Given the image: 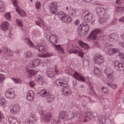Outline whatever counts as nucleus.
<instances>
[{
	"label": "nucleus",
	"instance_id": "nucleus-1",
	"mask_svg": "<svg viewBox=\"0 0 124 124\" xmlns=\"http://www.w3.org/2000/svg\"><path fill=\"white\" fill-rule=\"evenodd\" d=\"M109 70H110L108 69L107 70H106L105 71V73L107 75L108 78L106 81L111 82V83H110L109 82V83H107V85L110 87H111L113 89H115L116 88V85L115 84L112 83L111 82L113 81L112 79L113 76Z\"/></svg>",
	"mask_w": 124,
	"mask_h": 124
},
{
	"label": "nucleus",
	"instance_id": "nucleus-2",
	"mask_svg": "<svg viewBox=\"0 0 124 124\" xmlns=\"http://www.w3.org/2000/svg\"><path fill=\"white\" fill-rule=\"evenodd\" d=\"M40 95L42 97H46V100L48 102H52L54 99V96L49 94L44 90L41 91L39 93Z\"/></svg>",
	"mask_w": 124,
	"mask_h": 124
},
{
	"label": "nucleus",
	"instance_id": "nucleus-3",
	"mask_svg": "<svg viewBox=\"0 0 124 124\" xmlns=\"http://www.w3.org/2000/svg\"><path fill=\"white\" fill-rule=\"evenodd\" d=\"M57 7L56 3L52 2L51 3L50 7L51 12L52 13L55 15H59L60 17L61 14L63 13V11H59L57 9Z\"/></svg>",
	"mask_w": 124,
	"mask_h": 124
},
{
	"label": "nucleus",
	"instance_id": "nucleus-4",
	"mask_svg": "<svg viewBox=\"0 0 124 124\" xmlns=\"http://www.w3.org/2000/svg\"><path fill=\"white\" fill-rule=\"evenodd\" d=\"M42 74L40 71H38L37 75H35V80L37 82L38 84L40 85H42L43 82V78Z\"/></svg>",
	"mask_w": 124,
	"mask_h": 124
},
{
	"label": "nucleus",
	"instance_id": "nucleus-5",
	"mask_svg": "<svg viewBox=\"0 0 124 124\" xmlns=\"http://www.w3.org/2000/svg\"><path fill=\"white\" fill-rule=\"evenodd\" d=\"M20 108V106L17 105H12L10 107V112L11 114H15L16 113L19 111Z\"/></svg>",
	"mask_w": 124,
	"mask_h": 124
},
{
	"label": "nucleus",
	"instance_id": "nucleus-6",
	"mask_svg": "<svg viewBox=\"0 0 124 124\" xmlns=\"http://www.w3.org/2000/svg\"><path fill=\"white\" fill-rule=\"evenodd\" d=\"M62 17L61 19L65 23H69L71 21L70 17L65 13H63L60 15V17Z\"/></svg>",
	"mask_w": 124,
	"mask_h": 124
},
{
	"label": "nucleus",
	"instance_id": "nucleus-7",
	"mask_svg": "<svg viewBox=\"0 0 124 124\" xmlns=\"http://www.w3.org/2000/svg\"><path fill=\"white\" fill-rule=\"evenodd\" d=\"M93 60L95 63L99 65L104 62V57L100 55L98 57L96 55L94 57Z\"/></svg>",
	"mask_w": 124,
	"mask_h": 124
},
{
	"label": "nucleus",
	"instance_id": "nucleus-8",
	"mask_svg": "<svg viewBox=\"0 0 124 124\" xmlns=\"http://www.w3.org/2000/svg\"><path fill=\"white\" fill-rule=\"evenodd\" d=\"M47 74L48 76L52 77L54 76L55 73L57 74L58 72V70L54 68L52 69L49 68L47 70Z\"/></svg>",
	"mask_w": 124,
	"mask_h": 124
},
{
	"label": "nucleus",
	"instance_id": "nucleus-9",
	"mask_svg": "<svg viewBox=\"0 0 124 124\" xmlns=\"http://www.w3.org/2000/svg\"><path fill=\"white\" fill-rule=\"evenodd\" d=\"M114 64L116 69L118 71H122L124 69V67L122 64L116 61L114 62Z\"/></svg>",
	"mask_w": 124,
	"mask_h": 124
},
{
	"label": "nucleus",
	"instance_id": "nucleus-10",
	"mask_svg": "<svg viewBox=\"0 0 124 124\" xmlns=\"http://www.w3.org/2000/svg\"><path fill=\"white\" fill-rule=\"evenodd\" d=\"M78 29L79 31L84 30L86 31H88L89 29V26L87 23H83L80 25L78 27Z\"/></svg>",
	"mask_w": 124,
	"mask_h": 124
},
{
	"label": "nucleus",
	"instance_id": "nucleus-11",
	"mask_svg": "<svg viewBox=\"0 0 124 124\" xmlns=\"http://www.w3.org/2000/svg\"><path fill=\"white\" fill-rule=\"evenodd\" d=\"M14 90L13 89H12L7 91L5 93L6 96L8 98H12L14 96Z\"/></svg>",
	"mask_w": 124,
	"mask_h": 124
},
{
	"label": "nucleus",
	"instance_id": "nucleus-12",
	"mask_svg": "<svg viewBox=\"0 0 124 124\" xmlns=\"http://www.w3.org/2000/svg\"><path fill=\"white\" fill-rule=\"evenodd\" d=\"M26 72L27 73V76L29 78H31L32 76L34 75L35 77L36 75H37L38 72L36 71H33L27 69Z\"/></svg>",
	"mask_w": 124,
	"mask_h": 124
},
{
	"label": "nucleus",
	"instance_id": "nucleus-13",
	"mask_svg": "<svg viewBox=\"0 0 124 124\" xmlns=\"http://www.w3.org/2000/svg\"><path fill=\"white\" fill-rule=\"evenodd\" d=\"M99 31L98 30L93 31L91 33L89 38L94 40L96 38L97 35L99 33Z\"/></svg>",
	"mask_w": 124,
	"mask_h": 124
},
{
	"label": "nucleus",
	"instance_id": "nucleus-14",
	"mask_svg": "<svg viewBox=\"0 0 124 124\" xmlns=\"http://www.w3.org/2000/svg\"><path fill=\"white\" fill-rule=\"evenodd\" d=\"M3 51L8 56H10L13 55V51L10 49H8L6 47H3L2 49Z\"/></svg>",
	"mask_w": 124,
	"mask_h": 124
},
{
	"label": "nucleus",
	"instance_id": "nucleus-15",
	"mask_svg": "<svg viewBox=\"0 0 124 124\" xmlns=\"http://www.w3.org/2000/svg\"><path fill=\"white\" fill-rule=\"evenodd\" d=\"M9 26L8 23L5 21L2 23L0 25L1 29L3 31H6L8 28Z\"/></svg>",
	"mask_w": 124,
	"mask_h": 124
},
{
	"label": "nucleus",
	"instance_id": "nucleus-16",
	"mask_svg": "<svg viewBox=\"0 0 124 124\" xmlns=\"http://www.w3.org/2000/svg\"><path fill=\"white\" fill-rule=\"evenodd\" d=\"M105 9L102 7H98L96 9V11L98 13L100 17H102L104 15Z\"/></svg>",
	"mask_w": 124,
	"mask_h": 124
},
{
	"label": "nucleus",
	"instance_id": "nucleus-17",
	"mask_svg": "<svg viewBox=\"0 0 124 124\" xmlns=\"http://www.w3.org/2000/svg\"><path fill=\"white\" fill-rule=\"evenodd\" d=\"M52 117L51 115L49 113H47L43 118V120L45 122H49L52 120Z\"/></svg>",
	"mask_w": 124,
	"mask_h": 124
},
{
	"label": "nucleus",
	"instance_id": "nucleus-18",
	"mask_svg": "<svg viewBox=\"0 0 124 124\" xmlns=\"http://www.w3.org/2000/svg\"><path fill=\"white\" fill-rule=\"evenodd\" d=\"M62 91L64 93V94L66 95H69L71 94V93L70 88L68 87H63Z\"/></svg>",
	"mask_w": 124,
	"mask_h": 124
},
{
	"label": "nucleus",
	"instance_id": "nucleus-19",
	"mask_svg": "<svg viewBox=\"0 0 124 124\" xmlns=\"http://www.w3.org/2000/svg\"><path fill=\"white\" fill-rule=\"evenodd\" d=\"M34 95V94L33 93V92L32 91H30L27 95V99L28 101L31 102L32 101Z\"/></svg>",
	"mask_w": 124,
	"mask_h": 124
},
{
	"label": "nucleus",
	"instance_id": "nucleus-20",
	"mask_svg": "<svg viewBox=\"0 0 124 124\" xmlns=\"http://www.w3.org/2000/svg\"><path fill=\"white\" fill-rule=\"evenodd\" d=\"M84 19L87 22H89L92 18V15L90 13L86 14L85 15L84 14Z\"/></svg>",
	"mask_w": 124,
	"mask_h": 124
},
{
	"label": "nucleus",
	"instance_id": "nucleus-21",
	"mask_svg": "<svg viewBox=\"0 0 124 124\" xmlns=\"http://www.w3.org/2000/svg\"><path fill=\"white\" fill-rule=\"evenodd\" d=\"M78 43L82 48L85 49H88L89 48V46L87 44L85 43L81 40H79Z\"/></svg>",
	"mask_w": 124,
	"mask_h": 124
},
{
	"label": "nucleus",
	"instance_id": "nucleus-22",
	"mask_svg": "<svg viewBox=\"0 0 124 124\" xmlns=\"http://www.w3.org/2000/svg\"><path fill=\"white\" fill-rule=\"evenodd\" d=\"M118 50L116 48H109L108 51V53L109 55L117 52Z\"/></svg>",
	"mask_w": 124,
	"mask_h": 124
},
{
	"label": "nucleus",
	"instance_id": "nucleus-23",
	"mask_svg": "<svg viewBox=\"0 0 124 124\" xmlns=\"http://www.w3.org/2000/svg\"><path fill=\"white\" fill-rule=\"evenodd\" d=\"M50 39L51 42L53 43H56L57 42V38L56 36L53 35H50Z\"/></svg>",
	"mask_w": 124,
	"mask_h": 124
},
{
	"label": "nucleus",
	"instance_id": "nucleus-24",
	"mask_svg": "<svg viewBox=\"0 0 124 124\" xmlns=\"http://www.w3.org/2000/svg\"><path fill=\"white\" fill-rule=\"evenodd\" d=\"M29 115H33V116H30L29 117L30 119V122H34L35 121L34 118L33 116L34 115V112H33L32 110H30L29 111Z\"/></svg>",
	"mask_w": 124,
	"mask_h": 124
},
{
	"label": "nucleus",
	"instance_id": "nucleus-25",
	"mask_svg": "<svg viewBox=\"0 0 124 124\" xmlns=\"http://www.w3.org/2000/svg\"><path fill=\"white\" fill-rule=\"evenodd\" d=\"M8 120L10 124H14V123L17 120V119L13 116L9 117Z\"/></svg>",
	"mask_w": 124,
	"mask_h": 124
},
{
	"label": "nucleus",
	"instance_id": "nucleus-26",
	"mask_svg": "<svg viewBox=\"0 0 124 124\" xmlns=\"http://www.w3.org/2000/svg\"><path fill=\"white\" fill-rule=\"evenodd\" d=\"M73 113L71 112H69L65 114L64 116L65 118L68 119H71L73 116Z\"/></svg>",
	"mask_w": 124,
	"mask_h": 124
},
{
	"label": "nucleus",
	"instance_id": "nucleus-27",
	"mask_svg": "<svg viewBox=\"0 0 124 124\" xmlns=\"http://www.w3.org/2000/svg\"><path fill=\"white\" fill-rule=\"evenodd\" d=\"M33 61L36 66V67L39 66L40 63V60L39 59H34Z\"/></svg>",
	"mask_w": 124,
	"mask_h": 124
},
{
	"label": "nucleus",
	"instance_id": "nucleus-28",
	"mask_svg": "<svg viewBox=\"0 0 124 124\" xmlns=\"http://www.w3.org/2000/svg\"><path fill=\"white\" fill-rule=\"evenodd\" d=\"M25 41L31 47L33 46V44L30 40L28 38H26L25 39Z\"/></svg>",
	"mask_w": 124,
	"mask_h": 124
},
{
	"label": "nucleus",
	"instance_id": "nucleus-29",
	"mask_svg": "<svg viewBox=\"0 0 124 124\" xmlns=\"http://www.w3.org/2000/svg\"><path fill=\"white\" fill-rule=\"evenodd\" d=\"M53 54H49L48 53H47V54H39V56L40 57H50L52 56Z\"/></svg>",
	"mask_w": 124,
	"mask_h": 124
},
{
	"label": "nucleus",
	"instance_id": "nucleus-30",
	"mask_svg": "<svg viewBox=\"0 0 124 124\" xmlns=\"http://www.w3.org/2000/svg\"><path fill=\"white\" fill-rule=\"evenodd\" d=\"M36 48L39 50L41 52H44L45 51V50L43 47L42 46L38 45L36 47Z\"/></svg>",
	"mask_w": 124,
	"mask_h": 124
},
{
	"label": "nucleus",
	"instance_id": "nucleus-31",
	"mask_svg": "<svg viewBox=\"0 0 124 124\" xmlns=\"http://www.w3.org/2000/svg\"><path fill=\"white\" fill-rule=\"evenodd\" d=\"M80 31L79 30V32ZM80 32V34L81 37H84L87 34V31H86L84 30H81Z\"/></svg>",
	"mask_w": 124,
	"mask_h": 124
},
{
	"label": "nucleus",
	"instance_id": "nucleus-32",
	"mask_svg": "<svg viewBox=\"0 0 124 124\" xmlns=\"http://www.w3.org/2000/svg\"><path fill=\"white\" fill-rule=\"evenodd\" d=\"M111 37H113V38L114 41H116L118 38V36L117 34L115 33H112Z\"/></svg>",
	"mask_w": 124,
	"mask_h": 124
},
{
	"label": "nucleus",
	"instance_id": "nucleus-33",
	"mask_svg": "<svg viewBox=\"0 0 124 124\" xmlns=\"http://www.w3.org/2000/svg\"><path fill=\"white\" fill-rule=\"evenodd\" d=\"M94 71L96 75L98 76V75H99L100 74V71L98 68L96 67H95L94 70Z\"/></svg>",
	"mask_w": 124,
	"mask_h": 124
},
{
	"label": "nucleus",
	"instance_id": "nucleus-34",
	"mask_svg": "<svg viewBox=\"0 0 124 124\" xmlns=\"http://www.w3.org/2000/svg\"><path fill=\"white\" fill-rule=\"evenodd\" d=\"M118 56H119L121 61H123L124 60V53L121 52L119 53Z\"/></svg>",
	"mask_w": 124,
	"mask_h": 124
},
{
	"label": "nucleus",
	"instance_id": "nucleus-35",
	"mask_svg": "<svg viewBox=\"0 0 124 124\" xmlns=\"http://www.w3.org/2000/svg\"><path fill=\"white\" fill-rule=\"evenodd\" d=\"M54 46H55V47L58 50L61 51L62 53H64V51L63 48L61 47V46L60 45H55Z\"/></svg>",
	"mask_w": 124,
	"mask_h": 124
},
{
	"label": "nucleus",
	"instance_id": "nucleus-36",
	"mask_svg": "<svg viewBox=\"0 0 124 124\" xmlns=\"http://www.w3.org/2000/svg\"><path fill=\"white\" fill-rule=\"evenodd\" d=\"M106 120L104 118H101L99 119L98 122L100 124H104Z\"/></svg>",
	"mask_w": 124,
	"mask_h": 124
},
{
	"label": "nucleus",
	"instance_id": "nucleus-37",
	"mask_svg": "<svg viewBox=\"0 0 124 124\" xmlns=\"http://www.w3.org/2000/svg\"><path fill=\"white\" fill-rule=\"evenodd\" d=\"M13 81L16 83H20L22 82V81L19 79L17 78H13L12 79Z\"/></svg>",
	"mask_w": 124,
	"mask_h": 124
},
{
	"label": "nucleus",
	"instance_id": "nucleus-38",
	"mask_svg": "<svg viewBox=\"0 0 124 124\" xmlns=\"http://www.w3.org/2000/svg\"><path fill=\"white\" fill-rule=\"evenodd\" d=\"M107 20L106 19L102 18L100 19L99 22L101 24H104L105 23L107 22Z\"/></svg>",
	"mask_w": 124,
	"mask_h": 124
},
{
	"label": "nucleus",
	"instance_id": "nucleus-39",
	"mask_svg": "<svg viewBox=\"0 0 124 124\" xmlns=\"http://www.w3.org/2000/svg\"><path fill=\"white\" fill-rule=\"evenodd\" d=\"M33 55L32 53L30 52H28L26 53V57L28 58H31L32 57Z\"/></svg>",
	"mask_w": 124,
	"mask_h": 124
},
{
	"label": "nucleus",
	"instance_id": "nucleus-40",
	"mask_svg": "<svg viewBox=\"0 0 124 124\" xmlns=\"http://www.w3.org/2000/svg\"><path fill=\"white\" fill-rule=\"evenodd\" d=\"M97 114L96 112H94L93 113V115L91 116L90 118L92 119L95 120L97 117Z\"/></svg>",
	"mask_w": 124,
	"mask_h": 124
},
{
	"label": "nucleus",
	"instance_id": "nucleus-41",
	"mask_svg": "<svg viewBox=\"0 0 124 124\" xmlns=\"http://www.w3.org/2000/svg\"><path fill=\"white\" fill-rule=\"evenodd\" d=\"M10 13H6L4 15L6 18L8 20H10L11 18V16L10 15Z\"/></svg>",
	"mask_w": 124,
	"mask_h": 124
},
{
	"label": "nucleus",
	"instance_id": "nucleus-42",
	"mask_svg": "<svg viewBox=\"0 0 124 124\" xmlns=\"http://www.w3.org/2000/svg\"><path fill=\"white\" fill-rule=\"evenodd\" d=\"M80 76V75L76 72H75L73 75V77L77 80H78V77Z\"/></svg>",
	"mask_w": 124,
	"mask_h": 124
},
{
	"label": "nucleus",
	"instance_id": "nucleus-43",
	"mask_svg": "<svg viewBox=\"0 0 124 124\" xmlns=\"http://www.w3.org/2000/svg\"><path fill=\"white\" fill-rule=\"evenodd\" d=\"M93 92L94 94L97 96H99L101 95V92L98 89H97L96 92H93Z\"/></svg>",
	"mask_w": 124,
	"mask_h": 124
},
{
	"label": "nucleus",
	"instance_id": "nucleus-44",
	"mask_svg": "<svg viewBox=\"0 0 124 124\" xmlns=\"http://www.w3.org/2000/svg\"><path fill=\"white\" fill-rule=\"evenodd\" d=\"M116 11L117 12H122L124 8L123 7H117L116 8Z\"/></svg>",
	"mask_w": 124,
	"mask_h": 124
},
{
	"label": "nucleus",
	"instance_id": "nucleus-45",
	"mask_svg": "<svg viewBox=\"0 0 124 124\" xmlns=\"http://www.w3.org/2000/svg\"><path fill=\"white\" fill-rule=\"evenodd\" d=\"M62 82H61V80L59 79H57L56 81V85L60 86L61 85Z\"/></svg>",
	"mask_w": 124,
	"mask_h": 124
},
{
	"label": "nucleus",
	"instance_id": "nucleus-46",
	"mask_svg": "<svg viewBox=\"0 0 124 124\" xmlns=\"http://www.w3.org/2000/svg\"><path fill=\"white\" fill-rule=\"evenodd\" d=\"M16 22L17 23V24L19 26L22 27L23 26V25L22 24V21H21L19 19H17L16 20Z\"/></svg>",
	"mask_w": 124,
	"mask_h": 124
},
{
	"label": "nucleus",
	"instance_id": "nucleus-47",
	"mask_svg": "<svg viewBox=\"0 0 124 124\" xmlns=\"http://www.w3.org/2000/svg\"><path fill=\"white\" fill-rule=\"evenodd\" d=\"M102 92L104 93H108V91L107 88L106 87H102Z\"/></svg>",
	"mask_w": 124,
	"mask_h": 124
},
{
	"label": "nucleus",
	"instance_id": "nucleus-48",
	"mask_svg": "<svg viewBox=\"0 0 124 124\" xmlns=\"http://www.w3.org/2000/svg\"><path fill=\"white\" fill-rule=\"evenodd\" d=\"M4 79V75L0 73V83L2 82Z\"/></svg>",
	"mask_w": 124,
	"mask_h": 124
},
{
	"label": "nucleus",
	"instance_id": "nucleus-49",
	"mask_svg": "<svg viewBox=\"0 0 124 124\" xmlns=\"http://www.w3.org/2000/svg\"><path fill=\"white\" fill-rule=\"evenodd\" d=\"M30 67L31 68L35 67H36L33 61H31L29 64Z\"/></svg>",
	"mask_w": 124,
	"mask_h": 124
},
{
	"label": "nucleus",
	"instance_id": "nucleus-50",
	"mask_svg": "<svg viewBox=\"0 0 124 124\" xmlns=\"http://www.w3.org/2000/svg\"><path fill=\"white\" fill-rule=\"evenodd\" d=\"M16 10L17 12L19 14L21 12H22L23 10L19 7H17L16 8Z\"/></svg>",
	"mask_w": 124,
	"mask_h": 124
},
{
	"label": "nucleus",
	"instance_id": "nucleus-51",
	"mask_svg": "<svg viewBox=\"0 0 124 124\" xmlns=\"http://www.w3.org/2000/svg\"><path fill=\"white\" fill-rule=\"evenodd\" d=\"M29 85L32 87H33L36 84L33 81H31L29 83Z\"/></svg>",
	"mask_w": 124,
	"mask_h": 124
},
{
	"label": "nucleus",
	"instance_id": "nucleus-52",
	"mask_svg": "<svg viewBox=\"0 0 124 124\" xmlns=\"http://www.w3.org/2000/svg\"><path fill=\"white\" fill-rule=\"evenodd\" d=\"M78 80L79 81L80 80L83 82H84L85 81V78H84L83 77L81 76H80L79 77H78Z\"/></svg>",
	"mask_w": 124,
	"mask_h": 124
},
{
	"label": "nucleus",
	"instance_id": "nucleus-53",
	"mask_svg": "<svg viewBox=\"0 0 124 124\" xmlns=\"http://www.w3.org/2000/svg\"><path fill=\"white\" fill-rule=\"evenodd\" d=\"M40 3L39 2H37L36 4V8L37 9H39L41 7Z\"/></svg>",
	"mask_w": 124,
	"mask_h": 124
},
{
	"label": "nucleus",
	"instance_id": "nucleus-54",
	"mask_svg": "<svg viewBox=\"0 0 124 124\" xmlns=\"http://www.w3.org/2000/svg\"><path fill=\"white\" fill-rule=\"evenodd\" d=\"M123 2V0H116V3L117 5H120Z\"/></svg>",
	"mask_w": 124,
	"mask_h": 124
},
{
	"label": "nucleus",
	"instance_id": "nucleus-55",
	"mask_svg": "<svg viewBox=\"0 0 124 124\" xmlns=\"http://www.w3.org/2000/svg\"><path fill=\"white\" fill-rule=\"evenodd\" d=\"M92 119L90 118L89 117L86 116L85 117V119L84 120V122H86V121H89L90 120Z\"/></svg>",
	"mask_w": 124,
	"mask_h": 124
},
{
	"label": "nucleus",
	"instance_id": "nucleus-56",
	"mask_svg": "<svg viewBox=\"0 0 124 124\" xmlns=\"http://www.w3.org/2000/svg\"><path fill=\"white\" fill-rule=\"evenodd\" d=\"M19 14L22 16H25L26 15V13L23 10Z\"/></svg>",
	"mask_w": 124,
	"mask_h": 124
},
{
	"label": "nucleus",
	"instance_id": "nucleus-57",
	"mask_svg": "<svg viewBox=\"0 0 124 124\" xmlns=\"http://www.w3.org/2000/svg\"><path fill=\"white\" fill-rule=\"evenodd\" d=\"M42 21L41 20H40L39 21H36V24L39 26H40V24L42 23Z\"/></svg>",
	"mask_w": 124,
	"mask_h": 124
},
{
	"label": "nucleus",
	"instance_id": "nucleus-58",
	"mask_svg": "<svg viewBox=\"0 0 124 124\" xmlns=\"http://www.w3.org/2000/svg\"><path fill=\"white\" fill-rule=\"evenodd\" d=\"M79 53L78 55L82 58H83L84 55V53L82 51H80L79 52Z\"/></svg>",
	"mask_w": 124,
	"mask_h": 124
},
{
	"label": "nucleus",
	"instance_id": "nucleus-59",
	"mask_svg": "<svg viewBox=\"0 0 124 124\" xmlns=\"http://www.w3.org/2000/svg\"><path fill=\"white\" fill-rule=\"evenodd\" d=\"M111 122L109 119H107L104 124H111Z\"/></svg>",
	"mask_w": 124,
	"mask_h": 124
},
{
	"label": "nucleus",
	"instance_id": "nucleus-60",
	"mask_svg": "<svg viewBox=\"0 0 124 124\" xmlns=\"http://www.w3.org/2000/svg\"><path fill=\"white\" fill-rule=\"evenodd\" d=\"M111 35H112V34H110L109 35V41L112 42L114 40L113 38V37H111Z\"/></svg>",
	"mask_w": 124,
	"mask_h": 124
},
{
	"label": "nucleus",
	"instance_id": "nucleus-61",
	"mask_svg": "<svg viewBox=\"0 0 124 124\" xmlns=\"http://www.w3.org/2000/svg\"><path fill=\"white\" fill-rule=\"evenodd\" d=\"M5 10L4 6L0 7V11L1 12L4 11Z\"/></svg>",
	"mask_w": 124,
	"mask_h": 124
},
{
	"label": "nucleus",
	"instance_id": "nucleus-62",
	"mask_svg": "<svg viewBox=\"0 0 124 124\" xmlns=\"http://www.w3.org/2000/svg\"><path fill=\"white\" fill-rule=\"evenodd\" d=\"M69 52L70 53V54L72 53H74L75 54H76V53H79V52L77 50H73L72 52H71L70 51H69Z\"/></svg>",
	"mask_w": 124,
	"mask_h": 124
},
{
	"label": "nucleus",
	"instance_id": "nucleus-63",
	"mask_svg": "<svg viewBox=\"0 0 124 124\" xmlns=\"http://www.w3.org/2000/svg\"><path fill=\"white\" fill-rule=\"evenodd\" d=\"M67 85L66 83H64L62 82L61 86H62L64 87H67Z\"/></svg>",
	"mask_w": 124,
	"mask_h": 124
},
{
	"label": "nucleus",
	"instance_id": "nucleus-64",
	"mask_svg": "<svg viewBox=\"0 0 124 124\" xmlns=\"http://www.w3.org/2000/svg\"><path fill=\"white\" fill-rule=\"evenodd\" d=\"M80 20L79 19H78L77 20L75 23V24L76 25H78L80 23Z\"/></svg>",
	"mask_w": 124,
	"mask_h": 124
}]
</instances>
